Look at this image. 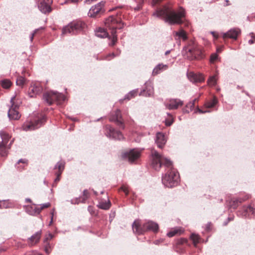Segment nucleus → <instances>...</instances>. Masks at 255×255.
Returning <instances> with one entry per match:
<instances>
[{"label":"nucleus","mask_w":255,"mask_h":255,"mask_svg":"<svg viewBox=\"0 0 255 255\" xmlns=\"http://www.w3.org/2000/svg\"><path fill=\"white\" fill-rule=\"evenodd\" d=\"M152 166L156 170H159L162 165H164L167 168H170L164 176H162V182L163 184L168 188H172L177 185L179 175L178 173L172 169V162L168 159L163 157L159 154L156 151H152Z\"/></svg>","instance_id":"nucleus-1"},{"label":"nucleus","mask_w":255,"mask_h":255,"mask_svg":"<svg viewBox=\"0 0 255 255\" xmlns=\"http://www.w3.org/2000/svg\"><path fill=\"white\" fill-rule=\"evenodd\" d=\"M153 15L162 18L165 22L169 24H178L182 23V18L185 16V12L183 9L175 11L171 7L164 6L157 10Z\"/></svg>","instance_id":"nucleus-2"},{"label":"nucleus","mask_w":255,"mask_h":255,"mask_svg":"<svg viewBox=\"0 0 255 255\" xmlns=\"http://www.w3.org/2000/svg\"><path fill=\"white\" fill-rule=\"evenodd\" d=\"M117 14L116 15H111L105 19V25L107 29L111 30V42L109 45L114 46L117 41V35L116 34V29H122L124 24L122 22L121 17Z\"/></svg>","instance_id":"nucleus-3"},{"label":"nucleus","mask_w":255,"mask_h":255,"mask_svg":"<svg viewBox=\"0 0 255 255\" xmlns=\"http://www.w3.org/2000/svg\"><path fill=\"white\" fill-rule=\"evenodd\" d=\"M159 229L158 225L152 221H148L141 224L139 220H135L132 224V230L138 235L142 234L146 231L157 232Z\"/></svg>","instance_id":"nucleus-4"},{"label":"nucleus","mask_w":255,"mask_h":255,"mask_svg":"<svg viewBox=\"0 0 255 255\" xmlns=\"http://www.w3.org/2000/svg\"><path fill=\"white\" fill-rule=\"evenodd\" d=\"M85 26V23L81 21H73L63 28L62 34H76L82 31Z\"/></svg>","instance_id":"nucleus-5"},{"label":"nucleus","mask_w":255,"mask_h":255,"mask_svg":"<svg viewBox=\"0 0 255 255\" xmlns=\"http://www.w3.org/2000/svg\"><path fill=\"white\" fill-rule=\"evenodd\" d=\"M43 97V99L50 105L54 102L61 104L65 100V97L63 94L53 91L44 93Z\"/></svg>","instance_id":"nucleus-6"},{"label":"nucleus","mask_w":255,"mask_h":255,"mask_svg":"<svg viewBox=\"0 0 255 255\" xmlns=\"http://www.w3.org/2000/svg\"><path fill=\"white\" fill-rule=\"evenodd\" d=\"M0 136L1 139V141H0V155L3 156L7 155V150L10 148L11 142L7 145V143L10 138V136L4 131H0Z\"/></svg>","instance_id":"nucleus-7"},{"label":"nucleus","mask_w":255,"mask_h":255,"mask_svg":"<svg viewBox=\"0 0 255 255\" xmlns=\"http://www.w3.org/2000/svg\"><path fill=\"white\" fill-rule=\"evenodd\" d=\"M43 91L41 84L39 82H31L28 89V95L30 98L40 95Z\"/></svg>","instance_id":"nucleus-8"},{"label":"nucleus","mask_w":255,"mask_h":255,"mask_svg":"<svg viewBox=\"0 0 255 255\" xmlns=\"http://www.w3.org/2000/svg\"><path fill=\"white\" fill-rule=\"evenodd\" d=\"M14 99L15 97H13L10 99L11 106L8 111V117L10 120H17L21 115L18 112V106L14 104Z\"/></svg>","instance_id":"nucleus-9"},{"label":"nucleus","mask_w":255,"mask_h":255,"mask_svg":"<svg viewBox=\"0 0 255 255\" xmlns=\"http://www.w3.org/2000/svg\"><path fill=\"white\" fill-rule=\"evenodd\" d=\"M44 121L45 119L43 117L40 119L35 120L33 122H25L22 126L23 129L25 131H28L38 128L41 126Z\"/></svg>","instance_id":"nucleus-10"},{"label":"nucleus","mask_w":255,"mask_h":255,"mask_svg":"<svg viewBox=\"0 0 255 255\" xmlns=\"http://www.w3.org/2000/svg\"><path fill=\"white\" fill-rule=\"evenodd\" d=\"M106 134L108 137L115 139L121 140L124 138L120 131L115 130L110 125H107L106 127Z\"/></svg>","instance_id":"nucleus-11"},{"label":"nucleus","mask_w":255,"mask_h":255,"mask_svg":"<svg viewBox=\"0 0 255 255\" xmlns=\"http://www.w3.org/2000/svg\"><path fill=\"white\" fill-rule=\"evenodd\" d=\"M183 105V102L178 99H170L167 100L164 105L168 110H176Z\"/></svg>","instance_id":"nucleus-12"},{"label":"nucleus","mask_w":255,"mask_h":255,"mask_svg":"<svg viewBox=\"0 0 255 255\" xmlns=\"http://www.w3.org/2000/svg\"><path fill=\"white\" fill-rule=\"evenodd\" d=\"M104 6V2L102 1L93 6L89 11L88 15L90 17H94L103 13Z\"/></svg>","instance_id":"nucleus-13"},{"label":"nucleus","mask_w":255,"mask_h":255,"mask_svg":"<svg viewBox=\"0 0 255 255\" xmlns=\"http://www.w3.org/2000/svg\"><path fill=\"white\" fill-rule=\"evenodd\" d=\"M140 151L137 149H132L129 152L123 154V157L127 158L129 162L132 163L139 158Z\"/></svg>","instance_id":"nucleus-14"},{"label":"nucleus","mask_w":255,"mask_h":255,"mask_svg":"<svg viewBox=\"0 0 255 255\" xmlns=\"http://www.w3.org/2000/svg\"><path fill=\"white\" fill-rule=\"evenodd\" d=\"M109 120L111 122H115L122 129L125 128L123 121L122 119L121 112L120 110H117L115 114L110 116Z\"/></svg>","instance_id":"nucleus-15"},{"label":"nucleus","mask_w":255,"mask_h":255,"mask_svg":"<svg viewBox=\"0 0 255 255\" xmlns=\"http://www.w3.org/2000/svg\"><path fill=\"white\" fill-rule=\"evenodd\" d=\"M52 2V0H42L38 4L39 9L44 13L50 12L52 10L51 4Z\"/></svg>","instance_id":"nucleus-16"},{"label":"nucleus","mask_w":255,"mask_h":255,"mask_svg":"<svg viewBox=\"0 0 255 255\" xmlns=\"http://www.w3.org/2000/svg\"><path fill=\"white\" fill-rule=\"evenodd\" d=\"M188 52L190 54L189 58L191 60L202 58L203 53L201 49L198 48H191L188 49Z\"/></svg>","instance_id":"nucleus-17"},{"label":"nucleus","mask_w":255,"mask_h":255,"mask_svg":"<svg viewBox=\"0 0 255 255\" xmlns=\"http://www.w3.org/2000/svg\"><path fill=\"white\" fill-rule=\"evenodd\" d=\"M189 80L193 83H201L205 80L204 76L201 73L189 72L187 74Z\"/></svg>","instance_id":"nucleus-18"},{"label":"nucleus","mask_w":255,"mask_h":255,"mask_svg":"<svg viewBox=\"0 0 255 255\" xmlns=\"http://www.w3.org/2000/svg\"><path fill=\"white\" fill-rule=\"evenodd\" d=\"M42 231L41 230L36 232L27 239V244L29 246L32 247L37 244L40 241Z\"/></svg>","instance_id":"nucleus-19"},{"label":"nucleus","mask_w":255,"mask_h":255,"mask_svg":"<svg viewBox=\"0 0 255 255\" xmlns=\"http://www.w3.org/2000/svg\"><path fill=\"white\" fill-rule=\"evenodd\" d=\"M240 33L241 30L240 29L234 28L230 29L226 33H224L223 37L224 38H230L236 39Z\"/></svg>","instance_id":"nucleus-20"},{"label":"nucleus","mask_w":255,"mask_h":255,"mask_svg":"<svg viewBox=\"0 0 255 255\" xmlns=\"http://www.w3.org/2000/svg\"><path fill=\"white\" fill-rule=\"evenodd\" d=\"M145 89L141 92L140 95L146 97L152 96L154 93L152 84L150 82H147L145 83Z\"/></svg>","instance_id":"nucleus-21"},{"label":"nucleus","mask_w":255,"mask_h":255,"mask_svg":"<svg viewBox=\"0 0 255 255\" xmlns=\"http://www.w3.org/2000/svg\"><path fill=\"white\" fill-rule=\"evenodd\" d=\"M166 142L165 135L162 132H157L156 135L155 142L159 148H162Z\"/></svg>","instance_id":"nucleus-22"},{"label":"nucleus","mask_w":255,"mask_h":255,"mask_svg":"<svg viewBox=\"0 0 255 255\" xmlns=\"http://www.w3.org/2000/svg\"><path fill=\"white\" fill-rule=\"evenodd\" d=\"M247 199L248 198L247 197L244 198H233L231 200V201L229 202L230 206H231V208L233 209H236L240 204L246 201Z\"/></svg>","instance_id":"nucleus-23"},{"label":"nucleus","mask_w":255,"mask_h":255,"mask_svg":"<svg viewBox=\"0 0 255 255\" xmlns=\"http://www.w3.org/2000/svg\"><path fill=\"white\" fill-rule=\"evenodd\" d=\"M52 238H53L52 235L51 234H49L48 235V237H46L43 242L44 251L47 254H50L52 251V247L50 245V244L48 243V240L51 239Z\"/></svg>","instance_id":"nucleus-24"},{"label":"nucleus","mask_w":255,"mask_h":255,"mask_svg":"<svg viewBox=\"0 0 255 255\" xmlns=\"http://www.w3.org/2000/svg\"><path fill=\"white\" fill-rule=\"evenodd\" d=\"M96 35L100 38H105L108 36L109 34L107 29L105 30L103 28L99 27L95 31Z\"/></svg>","instance_id":"nucleus-25"},{"label":"nucleus","mask_w":255,"mask_h":255,"mask_svg":"<svg viewBox=\"0 0 255 255\" xmlns=\"http://www.w3.org/2000/svg\"><path fill=\"white\" fill-rule=\"evenodd\" d=\"M168 66L163 64H158L154 69L152 72L153 74L157 75L160 72V71L167 69Z\"/></svg>","instance_id":"nucleus-26"},{"label":"nucleus","mask_w":255,"mask_h":255,"mask_svg":"<svg viewBox=\"0 0 255 255\" xmlns=\"http://www.w3.org/2000/svg\"><path fill=\"white\" fill-rule=\"evenodd\" d=\"M27 165V160L25 159H20L17 162V164L15 165L16 167L19 170L23 169L25 166Z\"/></svg>","instance_id":"nucleus-27"},{"label":"nucleus","mask_w":255,"mask_h":255,"mask_svg":"<svg viewBox=\"0 0 255 255\" xmlns=\"http://www.w3.org/2000/svg\"><path fill=\"white\" fill-rule=\"evenodd\" d=\"M50 206V204L48 202L44 204H42L41 205L40 208H34V211L33 212H30V213L31 214H39L42 210H43L44 208H46L49 207Z\"/></svg>","instance_id":"nucleus-28"},{"label":"nucleus","mask_w":255,"mask_h":255,"mask_svg":"<svg viewBox=\"0 0 255 255\" xmlns=\"http://www.w3.org/2000/svg\"><path fill=\"white\" fill-rule=\"evenodd\" d=\"M174 34L176 36H178L179 38H182L183 40H185L187 39L186 33L182 29L179 31L175 32Z\"/></svg>","instance_id":"nucleus-29"},{"label":"nucleus","mask_w":255,"mask_h":255,"mask_svg":"<svg viewBox=\"0 0 255 255\" xmlns=\"http://www.w3.org/2000/svg\"><path fill=\"white\" fill-rule=\"evenodd\" d=\"M182 232V231L180 229L175 228L168 232L167 234V236L168 237H172L176 235H180Z\"/></svg>","instance_id":"nucleus-30"},{"label":"nucleus","mask_w":255,"mask_h":255,"mask_svg":"<svg viewBox=\"0 0 255 255\" xmlns=\"http://www.w3.org/2000/svg\"><path fill=\"white\" fill-rule=\"evenodd\" d=\"M197 101H198V99L196 98L194 100H193L192 101L189 102L187 104L186 107L187 108H189L190 110H184V112L189 113L190 112L192 111L193 110L194 108L195 103Z\"/></svg>","instance_id":"nucleus-31"},{"label":"nucleus","mask_w":255,"mask_h":255,"mask_svg":"<svg viewBox=\"0 0 255 255\" xmlns=\"http://www.w3.org/2000/svg\"><path fill=\"white\" fill-rule=\"evenodd\" d=\"M217 103V99L214 97L211 101L207 102L205 104V106L207 108H211L214 107Z\"/></svg>","instance_id":"nucleus-32"},{"label":"nucleus","mask_w":255,"mask_h":255,"mask_svg":"<svg viewBox=\"0 0 255 255\" xmlns=\"http://www.w3.org/2000/svg\"><path fill=\"white\" fill-rule=\"evenodd\" d=\"M111 203L109 201L108 202H101L99 203L98 207L102 209L108 210L110 208Z\"/></svg>","instance_id":"nucleus-33"},{"label":"nucleus","mask_w":255,"mask_h":255,"mask_svg":"<svg viewBox=\"0 0 255 255\" xmlns=\"http://www.w3.org/2000/svg\"><path fill=\"white\" fill-rule=\"evenodd\" d=\"M217 80V75H214V76H211L208 80V84L210 86H214L216 84Z\"/></svg>","instance_id":"nucleus-34"},{"label":"nucleus","mask_w":255,"mask_h":255,"mask_svg":"<svg viewBox=\"0 0 255 255\" xmlns=\"http://www.w3.org/2000/svg\"><path fill=\"white\" fill-rule=\"evenodd\" d=\"M195 247L199 243L200 238L198 235L192 234L190 237Z\"/></svg>","instance_id":"nucleus-35"},{"label":"nucleus","mask_w":255,"mask_h":255,"mask_svg":"<svg viewBox=\"0 0 255 255\" xmlns=\"http://www.w3.org/2000/svg\"><path fill=\"white\" fill-rule=\"evenodd\" d=\"M243 208L245 212V215L248 213H251L252 214H255V208H254L251 205H249L248 207L244 206Z\"/></svg>","instance_id":"nucleus-36"},{"label":"nucleus","mask_w":255,"mask_h":255,"mask_svg":"<svg viewBox=\"0 0 255 255\" xmlns=\"http://www.w3.org/2000/svg\"><path fill=\"white\" fill-rule=\"evenodd\" d=\"M1 85L3 88L8 89L11 86V82L9 80L5 79L1 81Z\"/></svg>","instance_id":"nucleus-37"},{"label":"nucleus","mask_w":255,"mask_h":255,"mask_svg":"<svg viewBox=\"0 0 255 255\" xmlns=\"http://www.w3.org/2000/svg\"><path fill=\"white\" fill-rule=\"evenodd\" d=\"M64 162L63 161H59L57 162L55 166V169L58 168L59 173L61 174L62 171L64 168Z\"/></svg>","instance_id":"nucleus-38"},{"label":"nucleus","mask_w":255,"mask_h":255,"mask_svg":"<svg viewBox=\"0 0 255 255\" xmlns=\"http://www.w3.org/2000/svg\"><path fill=\"white\" fill-rule=\"evenodd\" d=\"M137 92L135 90H133L129 92L128 94H127L125 97V99L130 100V99L134 97L135 95H137Z\"/></svg>","instance_id":"nucleus-39"},{"label":"nucleus","mask_w":255,"mask_h":255,"mask_svg":"<svg viewBox=\"0 0 255 255\" xmlns=\"http://www.w3.org/2000/svg\"><path fill=\"white\" fill-rule=\"evenodd\" d=\"M25 82V78L22 76H19L16 80V85L19 86H23Z\"/></svg>","instance_id":"nucleus-40"},{"label":"nucleus","mask_w":255,"mask_h":255,"mask_svg":"<svg viewBox=\"0 0 255 255\" xmlns=\"http://www.w3.org/2000/svg\"><path fill=\"white\" fill-rule=\"evenodd\" d=\"M9 207L8 200H0V208H7Z\"/></svg>","instance_id":"nucleus-41"},{"label":"nucleus","mask_w":255,"mask_h":255,"mask_svg":"<svg viewBox=\"0 0 255 255\" xmlns=\"http://www.w3.org/2000/svg\"><path fill=\"white\" fill-rule=\"evenodd\" d=\"M83 197L82 199V203H84L89 197V192L87 190H84L83 191Z\"/></svg>","instance_id":"nucleus-42"},{"label":"nucleus","mask_w":255,"mask_h":255,"mask_svg":"<svg viewBox=\"0 0 255 255\" xmlns=\"http://www.w3.org/2000/svg\"><path fill=\"white\" fill-rule=\"evenodd\" d=\"M35 207H33L32 206H27L26 207V212L31 215H36L37 214H31L30 213V212H33L34 211V208Z\"/></svg>","instance_id":"nucleus-43"},{"label":"nucleus","mask_w":255,"mask_h":255,"mask_svg":"<svg viewBox=\"0 0 255 255\" xmlns=\"http://www.w3.org/2000/svg\"><path fill=\"white\" fill-rule=\"evenodd\" d=\"M136 2L138 3L137 5L134 7V10H139L141 6V4L143 2V0H136Z\"/></svg>","instance_id":"nucleus-44"},{"label":"nucleus","mask_w":255,"mask_h":255,"mask_svg":"<svg viewBox=\"0 0 255 255\" xmlns=\"http://www.w3.org/2000/svg\"><path fill=\"white\" fill-rule=\"evenodd\" d=\"M218 58V55L216 53H213L211 55L210 62L214 63Z\"/></svg>","instance_id":"nucleus-45"},{"label":"nucleus","mask_w":255,"mask_h":255,"mask_svg":"<svg viewBox=\"0 0 255 255\" xmlns=\"http://www.w3.org/2000/svg\"><path fill=\"white\" fill-rule=\"evenodd\" d=\"M71 202L72 204H79L82 202V200H81L80 198H76L75 199H73L71 200Z\"/></svg>","instance_id":"nucleus-46"},{"label":"nucleus","mask_w":255,"mask_h":255,"mask_svg":"<svg viewBox=\"0 0 255 255\" xmlns=\"http://www.w3.org/2000/svg\"><path fill=\"white\" fill-rule=\"evenodd\" d=\"M43 29V28L41 27L40 28H38V29H36L35 30H34V31L31 34V36L30 37V41H32L34 35L35 34H36L37 32L38 31H39L40 29Z\"/></svg>","instance_id":"nucleus-47"},{"label":"nucleus","mask_w":255,"mask_h":255,"mask_svg":"<svg viewBox=\"0 0 255 255\" xmlns=\"http://www.w3.org/2000/svg\"><path fill=\"white\" fill-rule=\"evenodd\" d=\"M250 35H251L252 39L249 40V43L252 44L255 41V35L253 33H251Z\"/></svg>","instance_id":"nucleus-48"},{"label":"nucleus","mask_w":255,"mask_h":255,"mask_svg":"<svg viewBox=\"0 0 255 255\" xmlns=\"http://www.w3.org/2000/svg\"><path fill=\"white\" fill-rule=\"evenodd\" d=\"M121 190L123 191L126 195H127L128 193V188L125 186H123L121 188Z\"/></svg>","instance_id":"nucleus-49"},{"label":"nucleus","mask_w":255,"mask_h":255,"mask_svg":"<svg viewBox=\"0 0 255 255\" xmlns=\"http://www.w3.org/2000/svg\"><path fill=\"white\" fill-rule=\"evenodd\" d=\"M212 224L211 222L208 223L206 226V230L207 231H209L211 229Z\"/></svg>","instance_id":"nucleus-50"},{"label":"nucleus","mask_w":255,"mask_h":255,"mask_svg":"<svg viewBox=\"0 0 255 255\" xmlns=\"http://www.w3.org/2000/svg\"><path fill=\"white\" fill-rule=\"evenodd\" d=\"M187 242V240L185 239H181L178 241V244H183L186 243Z\"/></svg>","instance_id":"nucleus-51"},{"label":"nucleus","mask_w":255,"mask_h":255,"mask_svg":"<svg viewBox=\"0 0 255 255\" xmlns=\"http://www.w3.org/2000/svg\"><path fill=\"white\" fill-rule=\"evenodd\" d=\"M197 111L200 114H203V113H205L210 112L209 111H203L199 108H198L197 109Z\"/></svg>","instance_id":"nucleus-52"},{"label":"nucleus","mask_w":255,"mask_h":255,"mask_svg":"<svg viewBox=\"0 0 255 255\" xmlns=\"http://www.w3.org/2000/svg\"><path fill=\"white\" fill-rule=\"evenodd\" d=\"M27 255H42L37 252L33 251Z\"/></svg>","instance_id":"nucleus-53"},{"label":"nucleus","mask_w":255,"mask_h":255,"mask_svg":"<svg viewBox=\"0 0 255 255\" xmlns=\"http://www.w3.org/2000/svg\"><path fill=\"white\" fill-rule=\"evenodd\" d=\"M111 56H112V58H113V57H115V54H114V53H111V54H109V55L107 56V57L106 58V59H107V60H110V58H109L108 57H111Z\"/></svg>","instance_id":"nucleus-54"},{"label":"nucleus","mask_w":255,"mask_h":255,"mask_svg":"<svg viewBox=\"0 0 255 255\" xmlns=\"http://www.w3.org/2000/svg\"><path fill=\"white\" fill-rule=\"evenodd\" d=\"M173 123V121H165V125L167 126H170Z\"/></svg>","instance_id":"nucleus-55"},{"label":"nucleus","mask_w":255,"mask_h":255,"mask_svg":"<svg viewBox=\"0 0 255 255\" xmlns=\"http://www.w3.org/2000/svg\"><path fill=\"white\" fill-rule=\"evenodd\" d=\"M61 174H59V173H57V177L55 178V180H54V182H56L57 181H59V180H60V178H59V176Z\"/></svg>","instance_id":"nucleus-56"},{"label":"nucleus","mask_w":255,"mask_h":255,"mask_svg":"<svg viewBox=\"0 0 255 255\" xmlns=\"http://www.w3.org/2000/svg\"><path fill=\"white\" fill-rule=\"evenodd\" d=\"M160 242H162V241H160V240H156L154 242V243L155 245H158L160 243Z\"/></svg>","instance_id":"nucleus-57"},{"label":"nucleus","mask_w":255,"mask_h":255,"mask_svg":"<svg viewBox=\"0 0 255 255\" xmlns=\"http://www.w3.org/2000/svg\"><path fill=\"white\" fill-rule=\"evenodd\" d=\"M79 0H68V2H71L73 3L77 2Z\"/></svg>","instance_id":"nucleus-58"},{"label":"nucleus","mask_w":255,"mask_h":255,"mask_svg":"<svg viewBox=\"0 0 255 255\" xmlns=\"http://www.w3.org/2000/svg\"><path fill=\"white\" fill-rule=\"evenodd\" d=\"M25 202L31 203V200L29 198H26V199H25Z\"/></svg>","instance_id":"nucleus-59"},{"label":"nucleus","mask_w":255,"mask_h":255,"mask_svg":"<svg viewBox=\"0 0 255 255\" xmlns=\"http://www.w3.org/2000/svg\"><path fill=\"white\" fill-rule=\"evenodd\" d=\"M170 50H167L165 52V54L166 55L170 53Z\"/></svg>","instance_id":"nucleus-60"},{"label":"nucleus","mask_w":255,"mask_h":255,"mask_svg":"<svg viewBox=\"0 0 255 255\" xmlns=\"http://www.w3.org/2000/svg\"><path fill=\"white\" fill-rule=\"evenodd\" d=\"M4 251V250L1 248L0 247V253H1L2 252H3Z\"/></svg>","instance_id":"nucleus-61"},{"label":"nucleus","mask_w":255,"mask_h":255,"mask_svg":"<svg viewBox=\"0 0 255 255\" xmlns=\"http://www.w3.org/2000/svg\"><path fill=\"white\" fill-rule=\"evenodd\" d=\"M226 2H227V4H226L227 5H229V4H228L229 1L228 0H226Z\"/></svg>","instance_id":"nucleus-62"},{"label":"nucleus","mask_w":255,"mask_h":255,"mask_svg":"<svg viewBox=\"0 0 255 255\" xmlns=\"http://www.w3.org/2000/svg\"><path fill=\"white\" fill-rule=\"evenodd\" d=\"M53 216V215L52 214V217H51V222H50L51 223L52 222Z\"/></svg>","instance_id":"nucleus-63"},{"label":"nucleus","mask_w":255,"mask_h":255,"mask_svg":"<svg viewBox=\"0 0 255 255\" xmlns=\"http://www.w3.org/2000/svg\"><path fill=\"white\" fill-rule=\"evenodd\" d=\"M219 51H220V49H217V51H218V52H219Z\"/></svg>","instance_id":"nucleus-64"}]
</instances>
